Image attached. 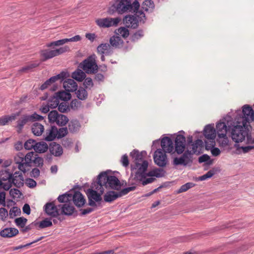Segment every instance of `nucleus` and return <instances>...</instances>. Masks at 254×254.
<instances>
[{
  "instance_id": "obj_3",
  "label": "nucleus",
  "mask_w": 254,
  "mask_h": 254,
  "mask_svg": "<svg viewBox=\"0 0 254 254\" xmlns=\"http://www.w3.org/2000/svg\"><path fill=\"white\" fill-rule=\"evenodd\" d=\"M146 155L145 151L139 152L138 150H133L130 153V156L134 160L135 167H132L131 170L137 169L135 173V178L142 181L145 178V171L148 167V162L146 160H143V157Z\"/></svg>"
},
{
  "instance_id": "obj_53",
  "label": "nucleus",
  "mask_w": 254,
  "mask_h": 254,
  "mask_svg": "<svg viewBox=\"0 0 254 254\" xmlns=\"http://www.w3.org/2000/svg\"><path fill=\"white\" fill-rule=\"evenodd\" d=\"M72 195L71 194L64 193L60 195L58 197V200L60 202H66L69 199L71 198Z\"/></svg>"
},
{
  "instance_id": "obj_37",
  "label": "nucleus",
  "mask_w": 254,
  "mask_h": 254,
  "mask_svg": "<svg viewBox=\"0 0 254 254\" xmlns=\"http://www.w3.org/2000/svg\"><path fill=\"white\" fill-rule=\"evenodd\" d=\"M165 173V171H164L163 169H156L149 172L147 174L145 173V177L149 176L159 178L164 176Z\"/></svg>"
},
{
  "instance_id": "obj_49",
  "label": "nucleus",
  "mask_w": 254,
  "mask_h": 254,
  "mask_svg": "<svg viewBox=\"0 0 254 254\" xmlns=\"http://www.w3.org/2000/svg\"><path fill=\"white\" fill-rule=\"evenodd\" d=\"M52 226V222L50 218H45L44 220L41 221L39 225V227L41 229H43L46 227H51Z\"/></svg>"
},
{
  "instance_id": "obj_62",
  "label": "nucleus",
  "mask_w": 254,
  "mask_h": 254,
  "mask_svg": "<svg viewBox=\"0 0 254 254\" xmlns=\"http://www.w3.org/2000/svg\"><path fill=\"white\" fill-rule=\"evenodd\" d=\"M31 121H41L44 119V117L41 115L34 113L32 115H29Z\"/></svg>"
},
{
  "instance_id": "obj_48",
  "label": "nucleus",
  "mask_w": 254,
  "mask_h": 254,
  "mask_svg": "<svg viewBox=\"0 0 254 254\" xmlns=\"http://www.w3.org/2000/svg\"><path fill=\"white\" fill-rule=\"evenodd\" d=\"M36 141L34 139H29L27 140L24 143V146L26 150H34L35 144H36Z\"/></svg>"
},
{
  "instance_id": "obj_30",
  "label": "nucleus",
  "mask_w": 254,
  "mask_h": 254,
  "mask_svg": "<svg viewBox=\"0 0 254 254\" xmlns=\"http://www.w3.org/2000/svg\"><path fill=\"white\" fill-rule=\"evenodd\" d=\"M40 55L42 58L41 61L42 62H45L56 57L54 50L49 49H45L41 51Z\"/></svg>"
},
{
  "instance_id": "obj_33",
  "label": "nucleus",
  "mask_w": 254,
  "mask_h": 254,
  "mask_svg": "<svg viewBox=\"0 0 254 254\" xmlns=\"http://www.w3.org/2000/svg\"><path fill=\"white\" fill-rule=\"evenodd\" d=\"M32 133L36 136H40L44 130V126L38 123H34L31 127Z\"/></svg>"
},
{
  "instance_id": "obj_32",
  "label": "nucleus",
  "mask_w": 254,
  "mask_h": 254,
  "mask_svg": "<svg viewBox=\"0 0 254 254\" xmlns=\"http://www.w3.org/2000/svg\"><path fill=\"white\" fill-rule=\"evenodd\" d=\"M119 197H120L119 192L113 190L107 192L104 196V200L107 202H111Z\"/></svg>"
},
{
  "instance_id": "obj_1",
  "label": "nucleus",
  "mask_w": 254,
  "mask_h": 254,
  "mask_svg": "<svg viewBox=\"0 0 254 254\" xmlns=\"http://www.w3.org/2000/svg\"><path fill=\"white\" fill-rule=\"evenodd\" d=\"M12 185L19 188L24 185L22 174L19 172H15L13 173L8 169L0 171V188L8 190Z\"/></svg>"
},
{
  "instance_id": "obj_23",
  "label": "nucleus",
  "mask_w": 254,
  "mask_h": 254,
  "mask_svg": "<svg viewBox=\"0 0 254 254\" xmlns=\"http://www.w3.org/2000/svg\"><path fill=\"white\" fill-rule=\"evenodd\" d=\"M63 87L67 92H73L77 90V84L73 79H67L63 82Z\"/></svg>"
},
{
  "instance_id": "obj_22",
  "label": "nucleus",
  "mask_w": 254,
  "mask_h": 254,
  "mask_svg": "<svg viewBox=\"0 0 254 254\" xmlns=\"http://www.w3.org/2000/svg\"><path fill=\"white\" fill-rule=\"evenodd\" d=\"M57 127L54 126L49 127L46 130L45 140L48 141L54 140L57 137Z\"/></svg>"
},
{
  "instance_id": "obj_39",
  "label": "nucleus",
  "mask_w": 254,
  "mask_h": 254,
  "mask_svg": "<svg viewBox=\"0 0 254 254\" xmlns=\"http://www.w3.org/2000/svg\"><path fill=\"white\" fill-rule=\"evenodd\" d=\"M76 91V96L79 100H85L87 99L88 93L85 89L82 87H80Z\"/></svg>"
},
{
  "instance_id": "obj_4",
  "label": "nucleus",
  "mask_w": 254,
  "mask_h": 254,
  "mask_svg": "<svg viewBox=\"0 0 254 254\" xmlns=\"http://www.w3.org/2000/svg\"><path fill=\"white\" fill-rule=\"evenodd\" d=\"M134 14H128L126 15L123 21L125 26L128 28L135 29L138 28L139 22L144 23L146 20L144 13L142 10L132 11Z\"/></svg>"
},
{
  "instance_id": "obj_9",
  "label": "nucleus",
  "mask_w": 254,
  "mask_h": 254,
  "mask_svg": "<svg viewBox=\"0 0 254 254\" xmlns=\"http://www.w3.org/2000/svg\"><path fill=\"white\" fill-rule=\"evenodd\" d=\"M242 116L237 117L235 121L238 124L248 126V124L254 120V112L252 108L248 105H245L242 108Z\"/></svg>"
},
{
  "instance_id": "obj_54",
  "label": "nucleus",
  "mask_w": 254,
  "mask_h": 254,
  "mask_svg": "<svg viewBox=\"0 0 254 254\" xmlns=\"http://www.w3.org/2000/svg\"><path fill=\"white\" fill-rule=\"evenodd\" d=\"M9 194L13 198H19L22 195L21 191L17 189H12L9 191Z\"/></svg>"
},
{
  "instance_id": "obj_7",
  "label": "nucleus",
  "mask_w": 254,
  "mask_h": 254,
  "mask_svg": "<svg viewBox=\"0 0 254 254\" xmlns=\"http://www.w3.org/2000/svg\"><path fill=\"white\" fill-rule=\"evenodd\" d=\"M33 155V152H29L26 155L21 152H18L14 157V162L18 165L19 170L25 173L26 167L30 166Z\"/></svg>"
},
{
  "instance_id": "obj_36",
  "label": "nucleus",
  "mask_w": 254,
  "mask_h": 254,
  "mask_svg": "<svg viewBox=\"0 0 254 254\" xmlns=\"http://www.w3.org/2000/svg\"><path fill=\"white\" fill-rule=\"evenodd\" d=\"M55 95H57L59 100H61L63 102H66L70 99L71 95L70 92L66 91H61L55 93Z\"/></svg>"
},
{
  "instance_id": "obj_31",
  "label": "nucleus",
  "mask_w": 254,
  "mask_h": 254,
  "mask_svg": "<svg viewBox=\"0 0 254 254\" xmlns=\"http://www.w3.org/2000/svg\"><path fill=\"white\" fill-rule=\"evenodd\" d=\"M58 206L61 207L62 213L65 215H71L75 210L74 207L69 203H65L62 206L61 205H59Z\"/></svg>"
},
{
  "instance_id": "obj_8",
  "label": "nucleus",
  "mask_w": 254,
  "mask_h": 254,
  "mask_svg": "<svg viewBox=\"0 0 254 254\" xmlns=\"http://www.w3.org/2000/svg\"><path fill=\"white\" fill-rule=\"evenodd\" d=\"M96 55L93 54L81 63L79 67L87 74L95 73L99 68V66L96 63Z\"/></svg>"
},
{
  "instance_id": "obj_45",
  "label": "nucleus",
  "mask_w": 254,
  "mask_h": 254,
  "mask_svg": "<svg viewBox=\"0 0 254 254\" xmlns=\"http://www.w3.org/2000/svg\"><path fill=\"white\" fill-rule=\"evenodd\" d=\"M58 110L61 113H66L70 111L69 104L66 102H62L59 105Z\"/></svg>"
},
{
  "instance_id": "obj_17",
  "label": "nucleus",
  "mask_w": 254,
  "mask_h": 254,
  "mask_svg": "<svg viewBox=\"0 0 254 254\" xmlns=\"http://www.w3.org/2000/svg\"><path fill=\"white\" fill-rule=\"evenodd\" d=\"M44 211L52 217H57L60 214L58 207L54 202L47 203L44 206Z\"/></svg>"
},
{
  "instance_id": "obj_46",
  "label": "nucleus",
  "mask_w": 254,
  "mask_h": 254,
  "mask_svg": "<svg viewBox=\"0 0 254 254\" xmlns=\"http://www.w3.org/2000/svg\"><path fill=\"white\" fill-rule=\"evenodd\" d=\"M39 65L38 63H32L25 66L22 67L19 70V72H27L31 71L33 68L38 67Z\"/></svg>"
},
{
  "instance_id": "obj_60",
  "label": "nucleus",
  "mask_w": 254,
  "mask_h": 254,
  "mask_svg": "<svg viewBox=\"0 0 254 254\" xmlns=\"http://www.w3.org/2000/svg\"><path fill=\"white\" fill-rule=\"evenodd\" d=\"M120 162L124 167H127L129 165V161L127 155V154H124L123 155Z\"/></svg>"
},
{
  "instance_id": "obj_26",
  "label": "nucleus",
  "mask_w": 254,
  "mask_h": 254,
  "mask_svg": "<svg viewBox=\"0 0 254 254\" xmlns=\"http://www.w3.org/2000/svg\"><path fill=\"white\" fill-rule=\"evenodd\" d=\"M50 151L55 156H60L63 153V149L61 145L53 142L50 145Z\"/></svg>"
},
{
  "instance_id": "obj_16",
  "label": "nucleus",
  "mask_w": 254,
  "mask_h": 254,
  "mask_svg": "<svg viewBox=\"0 0 254 254\" xmlns=\"http://www.w3.org/2000/svg\"><path fill=\"white\" fill-rule=\"evenodd\" d=\"M186 140L185 137L181 134L177 135L175 140V151L179 154H182L185 149Z\"/></svg>"
},
{
  "instance_id": "obj_43",
  "label": "nucleus",
  "mask_w": 254,
  "mask_h": 254,
  "mask_svg": "<svg viewBox=\"0 0 254 254\" xmlns=\"http://www.w3.org/2000/svg\"><path fill=\"white\" fill-rule=\"evenodd\" d=\"M217 140L221 146L225 147L228 145L229 140L226 134L218 135Z\"/></svg>"
},
{
  "instance_id": "obj_2",
  "label": "nucleus",
  "mask_w": 254,
  "mask_h": 254,
  "mask_svg": "<svg viewBox=\"0 0 254 254\" xmlns=\"http://www.w3.org/2000/svg\"><path fill=\"white\" fill-rule=\"evenodd\" d=\"M98 181L92 184V189L97 190L103 193L104 191L103 187L119 190L121 189L122 184L115 176L109 175L106 172H101L98 176Z\"/></svg>"
},
{
  "instance_id": "obj_40",
  "label": "nucleus",
  "mask_w": 254,
  "mask_h": 254,
  "mask_svg": "<svg viewBox=\"0 0 254 254\" xmlns=\"http://www.w3.org/2000/svg\"><path fill=\"white\" fill-rule=\"evenodd\" d=\"M60 104V100L55 94L54 96L51 97L48 100V104L50 108L54 109L57 108Z\"/></svg>"
},
{
  "instance_id": "obj_18",
  "label": "nucleus",
  "mask_w": 254,
  "mask_h": 254,
  "mask_svg": "<svg viewBox=\"0 0 254 254\" xmlns=\"http://www.w3.org/2000/svg\"><path fill=\"white\" fill-rule=\"evenodd\" d=\"M161 146L162 150L165 152L171 153L174 150L173 142L169 137H165L162 139Z\"/></svg>"
},
{
  "instance_id": "obj_61",
  "label": "nucleus",
  "mask_w": 254,
  "mask_h": 254,
  "mask_svg": "<svg viewBox=\"0 0 254 254\" xmlns=\"http://www.w3.org/2000/svg\"><path fill=\"white\" fill-rule=\"evenodd\" d=\"M36 167H42L43 165V159L40 157H37L33 161Z\"/></svg>"
},
{
  "instance_id": "obj_38",
  "label": "nucleus",
  "mask_w": 254,
  "mask_h": 254,
  "mask_svg": "<svg viewBox=\"0 0 254 254\" xmlns=\"http://www.w3.org/2000/svg\"><path fill=\"white\" fill-rule=\"evenodd\" d=\"M85 77V73L80 69H77L72 74V77L78 81H82Z\"/></svg>"
},
{
  "instance_id": "obj_55",
  "label": "nucleus",
  "mask_w": 254,
  "mask_h": 254,
  "mask_svg": "<svg viewBox=\"0 0 254 254\" xmlns=\"http://www.w3.org/2000/svg\"><path fill=\"white\" fill-rule=\"evenodd\" d=\"M81 105V102L77 99L72 100L70 104V109L73 110H77Z\"/></svg>"
},
{
  "instance_id": "obj_12",
  "label": "nucleus",
  "mask_w": 254,
  "mask_h": 254,
  "mask_svg": "<svg viewBox=\"0 0 254 254\" xmlns=\"http://www.w3.org/2000/svg\"><path fill=\"white\" fill-rule=\"evenodd\" d=\"M120 21V19L118 17H106L97 19L96 20L95 22L97 25L101 28H109L116 26Z\"/></svg>"
},
{
  "instance_id": "obj_20",
  "label": "nucleus",
  "mask_w": 254,
  "mask_h": 254,
  "mask_svg": "<svg viewBox=\"0 0 254 254\" xmlns=\"http://www.w3.org/2000/svg\"><path fill=\"white\" fill-rule=\"evenodd\" d=\"M231 125L229 124L227 122L226 124L225 122H220L216 125V130L218 135H224L227 134L228 131L231 129Z\"/></svg>"
},
{
  "instance_id": "obj_35",
  "label": "nucleus",
  "mask_w": 254,
  "mask_h": 254,
  "mask_svg": "<svg viewBox=\"0 0 254 254\" xmlns=\"http://www.w3.org/2000/svg\"><path fill=\"white\" fill-rule=\"evenodd\" d=\"M80 127V123L77 120H72L68 123V130L70 132L74 133L79 129Z\"/></svg>"
},
{
  "instance_id": "obj_57",
  "label": "nucleus",
  "mask_w": 254,
  "mask_h": 254,
  "mask_svg": "<svg viewBox=\"0 0 254 254\" xmlns=\"http://www.w3.org/2000/svg\"><path fill=\"white\" fill-rule=\"evenodd\" d=\"M20 209L17 207L14 206L10 209L9 211V216L10 218H13L20 213Z\"/></svg>"
},
{
  "instance_id": "obj_41",
  "label": "nucleus",
  "mask_w": 254,
  "mask_h": 254,
  "mask_svg": "<svg viewBox=\"0 0 254 254\" xmlns=\"http://www.w3.org/2000/svg\"><path fill=\"white\" fill-rule=\"evenodd\" d=\"M127 27H121L119 28L116 32L118 36H121L124 38H127L129 35V30Z\"/></svg>"
},
{
  "instance_id": "obj_58",
  "label": "nucleus",
  "mask_w": 254,
  "mask_h": 254,
  "mask_svg": "<svg viewBox=\"0 0 254 254\" xmlns=\"http://www.w3.org/2000/svg\"><path fill=\"white\" fill-rule=\"evenodd\" d=\"M136 187L135 186L129 187L126 188H125L122 190L118 192L120 196L121 197L123 195H125L127 194L129 192L131 191H133L135 189Z\"/></svg>"
},
{
  "instance_id": "obj_13",
  "label": "nucleus",
  "mask_w": 254,
  "mask_h": 254,
  "mask_svg": "<svg viewBox=\"0 0 254 254\" xmlns=\"http://www.w3.org/2000/svg\"><path fill=\"white\" fill-rule=\"evenodd\" d=\"M97 190H93L89 189L87 190L86 194L88 198V204L91 206H96L95 202H99L102 200L101 193L100 191L97 192Z\"/></svg>"
},
{
  "instance_id": "obj_28",
  "label": "nucleus",
  "mask_w": 254,
  "mask_h": 254,
  "mask_svg": "<svg viewBox=\"0 0 254 254\" xmlns=\"http://www.w3.org/2000/svg\"><path fill=\"white\" fill-rule=\"evenodd\" d=\"M31 122L29 115H23L20 119L17 121L16 127L17 128V132L20 133L23 127L28 122Z\"/></svg>"
},
{
  "instance_id": "obj_14",
  "label": "nucleus",
  "mask_w": 254,
  "mask_h": 254,
  "mask_svg": "<svg viewBox=\"0 0 254 254\" xmlns=\"http://www.w3.org/2000/svg\"><path fill=\"white\" fill-rule=\"evenodd\" d=\"M166 153L161 149H158L155 151L153 155L154 161L158 166L163 167L167 165V158Z\"/></svg>"
},
{
  "instance_id": "obj_29",
  "label": "nucleus",
  "mask_w": 254,
  "mask_h": 254,
  "mask_svg": "<svg viewBox=\"0 0 254 254\" xmlns=\"http://www.w3.org/2000/svg\"><path fill=\"white\" fill-rule=\"evenodd\" d=\"M19 112L12 114L10 116H4L0 118V126H4L9 122L15 120L17 117L19 116Z\"/></svg>"
},
{
  "instance_id": "obj_27",
  "label": "nucleus",
  "mask_w": 254,
  "mask_h": 254,
  "mask_svg": "<svg viewBox=\"0 0 254 254\" xmlns=\"http://www.w3.org/2000/svg\"><path fill=\"white\" fill-rule=\"evenodd\" d=\"M109 42L112 49L113 48H120L123 46L124 44L123 39L120 36L118 35L112 36L110 39Z\"/></svg>"
},
{
  "instance_id": "obj_52",
  "label": "nucleus",
  "mask_w": 254,
  "mask_h": 254,
  "mask_svg": "<svg viewBox=\"0 0 254 254\" xmlns=\"http://www.w3.org/2000/svg\"><path fill=\"white\" fill-rule=\"evenodd\" d=\"M194 184L192 183H187L185 185H182L181 188L178 190V192L181 193L187 191L189 189L192 188Z\"/></svg>"
},
{
  "instance_id": "obj_25",
  "label": "nucleus",
  "mask_w": 254,
  "mask_h": 254,
  "mask_svg": "<svg viewBox=\"0 0 254 254\" xmlns=\"http://www.w3.org/2000/svg\"><path fill=\"white\" fill-rule=\"evenodd\" d=\"M18 234V230L14 228H6L0 231V236L3 238H10Z\"/></svg>"
},
{
  "instance_id": "obj_42",
  "label": "nucleus",
  "mask_w": 254,
  "mask_h": 254,
  "mask_svg": "<svg viewBox=\"0 0 254 254\" xmlns=\"http://www.w3.org/2000/svg\"><path fill=\"white\" fill-rule=\"evenodd\" d=\"M154 7V4L151 0H144L142 4V8L145 11H148L149 10H152Z\"/></svg>"
},
{
  "instance_id": "obj_64",
  "label": "nucleus",
  "mask_w": 254,
  "mask_h": 254,
  "mask_svg": "<svg viewBox=\"0 0 254 254\" xmlns=\"http://www.w3.org/2000/svg\"><path fill=\"white\" fill-rule=\"evenodd\" d=\"M26 185L30 188H33L36 186V182L32 179H27L26 181Z\"/></svg>"
},
{
  "instance_id": "obj_6",
  "label": "nucleus",
  "mask_w": 254,
  "mask_h": 254,
  "mask_svg": "<svg viewBox=\"0 0 254 254\" xmlns=\"http://www.w3.org/2000/svg\"><path fill=\"white\" fill-rule=\"evenodd\" d=\"M236 125L231 128V137L234 141L238 143L242 142L248 134V126L243 125L236 122Z\"/></svg>"
},
{
  "instance_id": "obj_50",
  "label": "nucleus",
  "mask_w": 254,
  "mask_h": 254,
  "mask_svg": "<svg viewBox=\"0 0 254 254\" xmlns=\"http://www.w3.org/2000/svg\"><path fill=\"white\" fill-rule=\"evenodd\" d=\"M68 130L66 127H61L59 129H57V138L59 139L65 136L68 133Z\"/></svg>"
},
{
  "instance_id": "obj_15",
  "label": "nucleus",
  "mask_w": 254,
  "mask_h": 254,
  "mask_svg": "<svg viewBox=\"0 0 254 254\" xmlns=\"http://www.w3.org/2000/svg\"><path fill=\"white\" fill-rule=\"evenodd\" d=\"M192 156L188 151H186L180 157H175L173 159V164L174 165H183L186 166L192 163Z\"/></svg>"
},
{
  "instance_id": "obj_10",
  "label": "nucleus",
  "mask_w": 254,
  "mask_h": 254,
  "mask_svg": "<svg viewBox=\"0 0 254 254\" xmlns=\"http://www.w3.org/2000/svg\"><path fill=\"white\" fill-rule=\"evenodd\" d=\"M203 134L208 140L205 141L206 148L209 149L215 145V139L216 136V129L213 126L208 125L205 126L203 130Z\"/></svg>"
},
{
  "instance_id": "obj_47",
  "label": "nucleus",
  "mask_w": 254,
  "mask_h": 254,
  "mask_svg": "<svg viewBox=\"0 0 254 254\" xmlns=\"http://www.w3.org/2000/svg\"><path fill=\"white\" fill-rule=\"evenodd\" d=\"M68 42L67 38L59 40L58 41L52 42L47 45V47H51L53 46H59L63 45L65 43Z\"/></svg>"
},
{
  "instance_id": "obj_11",
  "label": "nucleus",
  "mask_w": 254,
  "mask_h": 254,
  "mask_svg": "<svg viewBox=\"0 0 254 254\" xmlns=\"http://www.w3.org/2000/svg\"><path fill=\"white\" fill-rule=\"evenodd\" d=\"M48 119L51 123H56L59 126L64 127L69 122L67 116L59 114L57 111H51L48 114Z\"/></svg>"
},
{
  "instance_id": "obj_56",
  "label": "nucleus",
  "mask_w": 254,
  "mask_h": 254,
  "mask_svg": "<svg viewBox=\"0 0 254 254\" xmlns=\"http://www.w3.org/2000/svg\"><path fill=\"white\" fill-rule=\"evenodd\" d=\"M69 50V48L68 46H64L63 47H61L59 49H57L56 50H54L55 56H58L60 55H61L65 52H66Z\"/></svg>"
},
{
  "instance_id": "obj_5",
  "label": "nucleus",
  "mask_w": 254,
  "mask_h": 254,
  "mask_svg": "<svg viewBox=\"0 0 254 254\" xmlns=\"http://www.w3.org/2000/svg\"><path fill=\"white\" fill-rule=\"evenodd\" d=\"M113 6L119 14L136 11L139 9L140 4L137 0L132 3L130 0H115Z\"/></svg>"
},
{
  "instance_id": "obj_19",
  "label": "nucleus",
  "mask_w": 254,
  "mask_h": 254,
  "mask_svg": "<svg viewBox=\"0 0 254 254\" xmlns=\"http://www.w3.org/2000/svg\"><path fill=\"white\" fill-rule=\"evenodd\" d=\"M66 77V73L62 72L60 74L51 77L47 80L40 87V89L43 90L46 89L52 83H54L59 79L63 80Z\"/></svg>"
},
{
  "instance_id": "obj_34",
  "label": "nucleus",
  "mask_w": 254,
  "mask_h": 254,
  "mask_svg": "<svg viewBox=\"0 0 254 254\" xmlns=\"http://www.w3.org/2000/svg\"><path fill=\"white\" fill-rule=\"evenodd\" d=\"M48 149V144L44 142H37L35 144L34 150L36 152L39 153H42L46 152Z\"/></svg>"
},
{
  "instance_id": "obj_51",
  "label": "nucleus",
  "mask_w": 254,
  "mask_h": 254,
  "mask_svg": "<svg viewBox=\"0 0 254 254\" xmlns=\"http://www.w3.org/2000/svg\"><path fill=\"white\" fill-rule=\"evenodd\" d=\"M27 219L24 217H19L15 219L16 225L21 228H24L26 224Z\"/></svg>"
},
{
  "instance_id": "obj_21",
  "label": "nucleus",
  "mask_w": 254,
  "mask_h": 254,
  "mask_svg": "<svg viewBox=\"0 0 254 254\" xmlns=\"http://www.w3.org/2000/svg\"><path fill=\"white\" fill-rule=\"evenodd\" d=\"M71 197H72L74 204L78 207L83 206L85 203V199L80 191H75L74 194Z\"/></svg>"
},
{
  "instance_id": "obj_63",
  "label": "nucleus",
  "mask_w": 254,
  "mask_h": 254,
  "mask_svg": "<svg viewBox=\"0 0 254 254\" xmlns=\"http://www.w3.org/2000/svg\"><path fill=\"white\" fill-rule=\"evenodd\" d=\"M8 216V212L7 210L3 208H0V219L4 220Z\"/></svg>"
},
{
  "instance_id": "obj_24",
  "label": "nucleus",
  "mask_w": 254,
  "mask_h": 254,
  "mask_svg": "<svg viewBox=\"0 0 254 254\" xmlns=\"http://www.w3.org/2000/svg\"><path fill=\"white\" fill-rule=\"evenodd\" d=\"M99 54H105V55H111L113 53V49L108 43H102L99 45L97 48Z\"/></svg>"
},
{
  "instance_id": "obj_44",
  "label": "nucleus",
  "mask_w": 254,
  "mask_h": 254,
  "mask_svg": "<svg viewBox=\"0 0 254 254\" xmlns=\"http://www.w3.org/2000/svg\"><path fill=\"white\" fill-rule=\"evenodd\" d=\"M144 36V31L142 29H139L134 33L130 37L131 41L136 42L143 37Z\"/></svg>"
},
{
  "instance_id": "obj_59",
  "label": "nucleus",
  "mask_w": 254,
  "mask_h": 254,
  "mask_svg": "<svg viewBox=\"0 0 254 254\" xmlns=\"http://www.w3.org/2000/svg\"><path fill=\"white\" fill-rule=\"evenodd\" d=\"M83 85L85 88L86 89H91V87L93 86V82L92 79L90 77L85 78L84 81L83 82Z\"/></svg>"
}]
</instances>
